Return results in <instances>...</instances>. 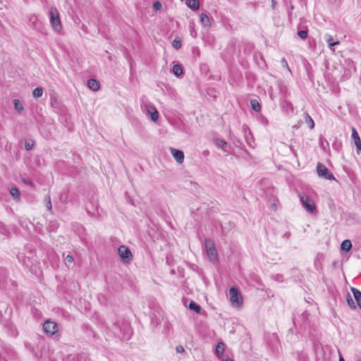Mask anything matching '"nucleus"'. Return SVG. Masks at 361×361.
Instances as JSON below:
<instances>
[{
	"label": "nucleus",
	"mask_w": 361,
	"mask_h": 361,
	"mask_svg": "<svg viewBox=\"0 0 361 361\" xmlns=\"http://www.w3.org/2000/svg\"><path fill=\"white\" fill-rule=\"evenodd\" d=\"M339 361H345L344 358L343 357V356L341 354L339 355Z\"/></svg>",
	"instance_id": "nucleus-42"
},
{
	"label": "nucleus",
	"mask_w": 361,
	"mask_h": 361,
	"mask_svg": "<svg viewBox=\"0 0 361 361\" xmlns=\"http://www.w3.org/2000/svg\"><path fill=\"white\" fill-rule=\"evenodd\" d=\"M22 182L25 184V185H29V186H31V187H34L35 185L33 183L32 181L30 180H27L26 178H22Z\"/></svg>",
	"instance_id": "nucleus-33"
},
{
	"label": "nucleus",
	"mask_w": 361,
	"mask_h": 361,
	"mask_svg": "<svg viewBox=\"0 0 361 361\" xmlns=\"http://www.w3.org/2000/svg\"><path fill=\"white\" fill-rule=\"evenodd\" d=\"M320 142H321V146H322L323 148H324V142L322 141V137L320 138Z\"/></svg>",
	"instance_id": "nucleus-41"
},
{
	"label": "nucleus",
	"mask_w": 361,
	"mask_h": 361,
	"mask_svg": "<svg viewBox=\"0 0 361 361\" xmlns=\"http://www.w3.org/2000/svg\"><path fill=\"white\" fill-rule=\"evenodd\" d=\"M293 9H294V6H293V5H291V6H290V10L288 11V16H291V14H292V11H293Z\"/></svg>",
	"instance_id": "nucleus-40"
},
{
	"label": "nucleus",
	"mask_w": 361,
	"mask_h": 361,
	"mask_svg": "<svg viewBox=\"0 0 361 361\" xmlns=\"http://www.w3.org/2000/svg\"><path fill=\"white\" fill-rule=\"evenodd\" d=\"M170 152H171V154L173 155V158L175 159V160L178 164H182L183 162L184 153L183 151L171 147V148H170Z\"/></svg>",
	"instance_id": "nucleus-9"
},
{
	"label": "nucleus",
	"mask_w": 361,
	"mask_h": 361,
	"mask_svg": "<svg viewBox=\"0 0 361 361\" xmlns=\"http://www.w3.org/2000/svg\"><path fill=\"white\" fill-rule=\"evenodd\" d=\"M351 291L357 302V304L361 310V292L355 288H351Z\"/></svg>",
	"instance_id": "nucleus-13"
},
{
	"label": "nucleus",
	"mask_w": 361,
	"mask_h": 361,
	"mask_svg": "<svg viewBox=\"0 0 361 361\" xmlns=\"http://www.w3.org/2000/svg\"><path fill=\"white\" fill-rule=\"evenodd\" d=\"M346 301H347V303H348V306L351 309H353V310L356 309V306L355 305V302H354L352 297L350 296V295L349 293L347 294Z\"/></svg>",
	"instance_id": "nucleus-28"
},
{
	"label": "nucleus",
	"mask_w": 361,
	"mask_h": 361,
	"mask_svg": "<svg viewBox=\"0 0 361 361\" xmlns=\"http://www.w3.org/2000/svg\"><path fill=\"white\" fill-rule=\"evenodd\" d=\"M281 64L283 65V66L287 68V69L290 71V68L288 67V63H287V61L286 60L285 58H283L281 61Z\"/></svg>",
	"instance_id": "nucleus-37"
},
{
	"label": "nucleus",
	"mask_w": 361,
	"mask_h": 361,
	"mask_svg": "<svg viewBox=\"0 0 361 361\" xmlns=\"http://www.w3.org/2000/svg\"><path fill=\"white\" fill-rule=\"evenodd\" d=\"M10 194L16 200H20V193L19 190L16 187H12L10 189Z\"/></svg>",
	"instance_id": "nucleus-20"
},
{
	"label": "nucleus",
	"mask_w": 361,
	"mask_h": 361,
	"mask_svg": "<svg viewBox=\"0 0 361 361\" xmlns=\"http://www.w3.org/2000/svg\"><path fill=\"white\" fill-rule=\"evenodd\" d=\"M284 235L286 236L287 238H288L290 235V233L289 232H287L285 233Z\"/></svg>",
	"instance_id": "nucleus-44"
},
{
	"label": "nucleus",
	"mask_w": 361,
	"mask_h": 361,
	"mask_svg": "<svg viewBox=\"0 0 361 361\" xmlns=\"http://www.w3.org/2000/svg\"><path fill=\"white\" fill-rule=\"evenodd\" d=\"M64 262L68 267H73L74 265V259L72 255H68L64 257Z\"/></svg>",
	"instance_id": "nucleus-25"
},
{
	"label": "nucleus",
	"mask_w": 361,
	"mask_h": 361,
	"mask_svg": "<svg viewBox=\"0 0 361 361\" xmlns=\"http://www.w3.org/2000/svg\"><path fill=\"white\" fill-rule=\"evenodd\" d=\"M298 35L302 39H305L307 37V31L305 30H299Z\"/></svg>",
	"instance_id": "nucleus-32"
},
{
	"label": "nucleus",
	"mask_w": 361,
	"mask_h": 361,
	"mask_svg": "<svg viewBox=\"0 0 361 361\" xmlns=\"http://www.w3.org/2000/svg\"><path fill=\"white\" fill-rule=\"evenodd\" d=\"M87 87L93 91H97L100 87V84L97 80L91 78L87 80Z\"/></svg>",
	"instance_id": "nucleus-12"
},
{
	"label": "nucleus",
	"mask_w": 361,
	"mask_h": 361,
	"mask_svg": "<svg viewBox=\"0 0 361 361\" xmlns=\"http://www.w3.org/2000/svg\"><path fill=\"white\" fill-rule=\"evenodd\" d=\"M351 63H352V66L353 67L354 70L355 71V63L353 61H351Z\"/></svg>",
	"instance_id": "nucleus-46"
},
{
	"label": "nucleus",
	"mask_w": 361,
	"mask_h": 361,
	"mask_svg": "<svg viewBox=\"0 0 361 361\" xmlns=\"http://www.w3.org/2000/svg\"><path fill=\"white\" fill-rule=\"evenodd\" d=\"M13 104L14 108L18 113L21 114L24 111L23 105L19 99H15L13 100Z\"/></svg>",
	"instance_id": "nucleus-19"
},
{
	"label": "nucleus",
	"mask_w": 361,
	"mask_h": 361,
	"mask_svg": "<svg viewBox=\"0 0 361 361\" xmlns=\"http://www.w3.org/2000/svg\"><path fill=\"white\" fill-rule=\"evenodd\" d=\"M44 201L46 202V207H47V209L48 210H51L52 209V204H51V198H50V196L49 195H47V197H45L44 198Z\"/></svg>",
	"instance_id": "nucleus-31"
},
{
	"label": "nucleus",
	"mask_w": 361,
	"mask_h": 361,
	"mask_svg": "<svg viewBox=\"0 0 361 361\" xmlns=\"http://www.w3.org/2000/svg\"><path fill=\"white\" fill-rule=\"evenodd\" d=\"M153 8L155 11H159L161 8V4L159 1H155L153 4Z\"/></svg>",
	"instance_id": "nucleus-34"
},
{
	"label": "nucleus",
	"mask_w": 361,
	"mask_h": 361,
	"mask_svg": "<svg viewBox=\"0 0 361 361\" xmlns=\"http://www.w3.org/2000/svg\"><path fill=\"white\" fill-rule=\"evenodd\" d=\"M33 19H34L35 20H37V18H36L35 16L32 17L31 18H30V21H32Z\"/></svg>",
	"instance_id": "nucleus-45"
},
{
	"label": "nucleus",
	"mask_w": 361,
	"mask_h": 361,
	"mask_svg": "<svg viewBox=\"0 0 361 361\" xmlns=\"http://www.w3.org/2000/svg\"><path fill=\"white\" fill-rule=\"evenodd\" d=\"M34 146V142H32V143H30V142H25V148L27 149V150H30L32 149Z\"/></svg>",
	"instance_id": "nucleus-36"
},
{
	"label": "nucleus",
	"mask_w": 361,
	"mask_h": 361,
	"mask_svg": "<svg viewBox=\"0 0 361 361\" xmlns=\"http://www.w3.org/2000/svg\"><path fill=\"white\" fill-rule=\"evenodd\" d=\"M172 71L176 76L179 77L182 75L183 69L180 64H176L173 66Z\"/></svg>",
	"instance_id": "nucleus-22"
},
{
	"label": "nucleus",
	"mask_w": 361,
	"mask_h": 361,
	"mask_svg": "<svg viewBox=\"0 0 361 361\" xmlns=\"http://www.w3.org/2000/svg\"><path fill=\"white\" fill-rule=\"evenodd\" d=\"M33 97L38 98L42 96L43 89L41 87H37L33 90Z\"/></svg>",
	"instance_id": "nucleus-27"
},
{
	"label": "nucleus",
	"mask_w": 361,
	"mask_h": 361,
	"mask_svg": "<svg viewBox=\"0 0 361 361\" xmlns=\"http://www.w3.org/2000/svg\"><path fill=\"white\" fill-rule=\"evenodd\" d=\"M186 4L190 8L194 11H196L200 8L199 0H186Z\"/></svg>",
	"instance_id": "nucleus-17"
},
{
	"label": "nucleus",
	"mask_w": 361,
	"mask_h": 361,
	"mask_svg": "<svg viewBox=\"0 0 361 361\" xmlns=\"http://www.w3.org/2000/svg\"><path fill=\"white\" fill-rule=\"evenodd\" d=\"M51 25L54 31L59 32L62 30L59 12L56 7L51 6L49 12Z\"/></svg>",
	"instance_id": "nucleus-1"
},
{
	"label": "nucleus",
	"mask_w": 361,
	"mask_h": 361,
	"mask_svg": "<svg viewBox=\"0 0 361 361\" xmlns=\"http://www.w3.org/2000/svg\"><path fill=\"white\" fill-rule=\"evenodd\" d=\"M204 245L209 260L214 263L216 262L218 259V253L214 241L209 238H206L204 240Z\"/></svg>",
	"instance_id": "nucleus-2"
},
{
	"label": "nucleus",
	"mask_w": 361,
	"mask_h": 361,
	"mask_svg": "<svg viewBox=\"0 0 361 361\" xmlns=\"http://www.w3.org/2000/svg\"><path fill=\"white\" fill-rule=\"evenodd\" d=\"M222 361H233V360L231 359H229V358H226V359L223 358Z\"/></svg>",
	"instance_id": "nucleus-43"
},
{
	"label": "nucleus",
	"mask_w": 361,
	"mask_h": 361,
	"mask_svg": "<svg viewBox=\"0 0 361 361\" xmlns=\"http://www.w3.org/2000/svg\"><path fill=\"white\" fill-rule=\"evenodd\" d=\"M342 250L348 252L352 248V243L350 240H344L341 245Z\"/></svg>",
	"instance_id": "nucleus-21"
},
{
	"label": "nucleus",
	"mask_w": 361,
	"mask_h": 361,
	"mask_svg": "<svg viewBox=\"0 0 361 361\" xmlns=\"http://www.w3.org/2000/svg\"><path fill=\"white\" fill-rule=\"evenodd\" d=\"M224 349H225V344L223 342L219 343L215 349L216 355L219 357H222L224 355Z\"/></svg>",
	"instance_id": "nucleus-16"
},
{
	"label": "nucleus",
	"mask_w": 361,
	"mask_h": 361,
	"mask_svg": "<svg viewBox=\"0 0 361 361\" xmlns=\"http://www.w3.org/2000/svg\"><path fill=\"white\" fill-rule=\"evenodd\" d=\"M172 45L176 49H180L182 46L181 40L178 37L175 38L172 42Z\"/></svg>",
	"instance_id": "nucleus-29"
},
{
	"label": "nucleus",
	"mask_w": 361,
	"mask_h": 361,
	"mask_svg": "<svg viewBox=\"0 0 361 361\" xmlns=\"http://www.w3.org/2000/svg\"><path fill=\"white\" fill-rule=\"evenodd\" d=\"M214 144L218 148L221 149L225 152H228V144L227 142L221 138H214Z\"/></svg>",
	"instance_id": "nucleus-11"
},
{
	"label": "nucleus",
	"mask_w": 361,
	"mask_h": 361,
	"mask_svg": "<svg viewBox=\"0 0 361 361\" xmlns=\"http://www.w3.org/2000/svg\"><path fill=\"white\" fill-rule=\"evenodd\" d=\"M325 39L331 50H334L333 47L335 45H338L340 44V42L338 40L334 41L333 37L330 35H326Z\"/></svg>",
	"instance_id": "nucleus-14"
},
{
	"label": "nucleus",
	"mask_w": 361,
	"mask_h": 361,
	"mask_svg": "<svg viewBox=\"0 0 361 361\" xmlns=\"http://www.w3.org/2000/svg\"><path fill=\"white\" fill-rule=\"evenodd\" d=\"M208 154H209V152H208V151H207V150H206V151H204V155H207Z\"/></svg>",
	"instance_id": "nucleus-47"
},
{
	"label": "nucleus",
	"mask_w": 361,
	"mask_h": 361,
	"mask_svg": "<svg viewBox=\"0 0 361 361\" xmlns=\"http://www.w3.org/2000/svg\"><path fill=\"white\" fill-rule=\"evenodd\" d=\"M42 329L44 334L49 336L54 335L59 331L57 323L50 319L44 322Z\"/></svg>",
	"instance_id": "nucleus-5"
},
{
	"label": "nucleus",
	"mask_w": 361,
	"mask_h": 361,
	"mask_svg": "<svg viewBox=\"0 0 361 361\" xmlns=\"http://www.w3.org/2000/svg\"><path fill=\"white\" fill-rule=\"evenodd\" d=\"M243 130L244 132L245 138V140H246L247 145L250 147H254L255 139H254L252 132L250 130V128H248V126L247 125L244 124L243 126Z\"/></svg>",
	"instance_id": "nucleus-8"
},
{
	"label": "nucleus",
	"mask_w": 361,
	"mask_h": 361,
	"mask_svg": "<svg viewBox=\"0 0 361 361\" xmlns=\"http://www.w3.org/2000/svg\"><path fill=\"white\" fill-rule=\"evenodd\" d=\"M250 106L252 109L256 112H259L261 110V105L257 99H252L250 101Z\"/></svg>",
	"instance_id": "nucleus-24"
},
{
	"label": "nucleus",
	"mask_w": 361,
	"mask_h": 361,
	"mask_svg": "<svg viewBox=\"0 0 361 361\" xmlns=\"http://www.w3.org/2000/svg\"><path fill=\"white\" fill-rule=\"evenodd\" d=\"M148 112L150 114L151 119L153 121H157L159 118V113L154 106H150L148 109Z\"/></svg>",
	"instance_id": "nucleus-15"
},
{
	"label": "nucleus",
	"mask_w": 361,
	"mask_h": 361,
	"mask_svg": "<svg viewBox=\"0 0 361 361\" xmlns=\"http://www.w3.org/2000/svg\"><path fill=\"white\" fill-rule=\"evenodd\" d=\"M276 0H271V8L273 9H275L276 8Z\"/></svg>",
	"instance_id": "nucleus-39"
},
{
	"label": "nucleus",
	"mask_w": 361,
	"mask_h": 361,
	"mask_svg": "<svg viewBox=\"0 0 361 361\" xmlns=\"http://www.w3.org/2000/svg\"><path fill=\"white\" fill-rule=\"evenodd\" d=\"M352 138L355 142V145L357 148V153L360 154L361 151V140L360 136L355 128H352Z\"/></svg>",
	"instance_id": "nucleus-10"
},
{
	"label": "nucleus",
	"mask_w": 361,
	"mask_h": 361,
	"mask_svg": "<svg viewBox=\"0 0 361 361\" xmlns=\"http://www.w3.org/2000/svg\"><path fill=\"white\" fill-rule=\"evenodd\" d=\"M188 307L190 310H193L196 313H200L201 312V307L193 300L190 302Z\"/></svg>",
	"instance_id": "nucleus-23"
},
{
	"label": "nucleus",
	"mask_w": 361,
	"mask_h": 361,
	"mask_svg": "<svg viewBox=\"0 0 361 361\" xmlns=\"http://www.w3.org/2000/svg\"><path fill=\"white\" fill-rule=\"evenodd\" d=\"M305 122L308 124L310 129H313L314 127V122L312 117L307 114H305Z\"/></svg>",
	"instance_id": "nucleus-26"
},
{
	"label": "nucleus",
	"mask_w": 361,
	"mask_h": 361,
	"mask_svg": "<svg viewBox=\"0 0 361 361\" xmlns=\"http://www.w3.org/2000/svg\"><path fill=\"white\" fill-rule=\"evenodd\" d=\"M118 252L119 257L122 259L123 262H129L132 260V253L128 247L125 245H121L118 247Z\"/></svg>",
	"instance_id": "nucleus-7"
},
{
	"label": "nucleus",
	"mask_w": 361,
	"mask_h": 361,
	"mask_svg": "<svg viewBox=\"0 0 361 361\" xmlns=\"http://www.w3.org/2000/svg\"><path fill=\"white\" fill-rule=\"evenodd\" d=\"M317 174L319 177H322L327 180H334L333 173L322 164L319 162L317 166Z\"/></svg>",
	"instance_id": "nucleus-6"
},
{
	"label": "nucleus",
	"mask_w": 361,
	"mask_h": 361,
	"mask_svg": "<svg viewBox=\"0 0 361 361\" xmlns=\"http://www.w3.org/2000/svg\"><path fill=\"white\" fill-rule=\"evenodd\" d=\"M300 199L302 206L310 213H316L317 209L314 202L307 195H300Z\"/></svg>",
	"instance_id": "nucleus-4"
},
{
	"label": "nucleus",
	"mask_w": 361,
	"mask_h": 361,
	"mask_svg": "<svg viewBox=\"0 0 361 361\" xmlns=\"http://www.w3.org/2000/svg\"><path fill=\"white\" fill-rule=\"evenodd\" d=\"M176 350L178 353H183L185 352L183 346L180 345L176 346Z\"/></svg>",
	"instance_id": "nucleus-35"
},
{
	"label": "nucleus",
	"mask_w": 361,
	"mask_h": 361,
	"mask_svg": "<svg viewBox=\"0 0 361 361\" xmlns=\"http://www.w3.org/2000/svg\"><path fill=\"white\" fill-rule=\"evenodd\" d=\"M190 35L193 37H195L197 36V32L194 29L190 30Z\"/></svg>",
	"instance_id": "nucleus-38"
},
{
	"label": "nucleus",
	"mask_w": 361,
	"mask_h": 361,
	"mask_svg": "<svg viewBox=\"0 0 361 361\" xmlns=\"http://www.w3.org/2000/svg\"><path fill=\"white\" fill-rule=\"evenodd\" d=\"M332 147L336 151H339L341 149L342 143L340 140L336 139L335 141L332 144Z\"/></svg>",
	"instance_id": "nucleus-30"
},
{
	"label": "nucleus",
	"mask_w": 361,
	"mask_h": 361,
	"mask_svg": "<svg viewBox=\"0 0 361 361\" xmlns=\"http://www.w3.org/2000/svg\"><path fill=\"white\" fill-rule=\"evenodd\" d=\"M201 23L205 27H210L211 22L209 16L205 13H202L200 16Z\"/></svg>",
	"instance_id": "nucleus-18"
},
{
	"label": "nucleus",
	"mask_w": 361,
	"mask_h": 361,
	"mask_svg": "<svg viewBox=\"0 0 361 361\" xmlns=\"http://www.w3.org/2000/svg\"><path fill=\"white\" fill-rule=\"evenodd\" d=\"M230 301L233 306L240 307L242 306L243 300L238 288L231 287L229 289Z\"/></svg>",
	"instance_id": "nucleus-3"
}]
</instances>
